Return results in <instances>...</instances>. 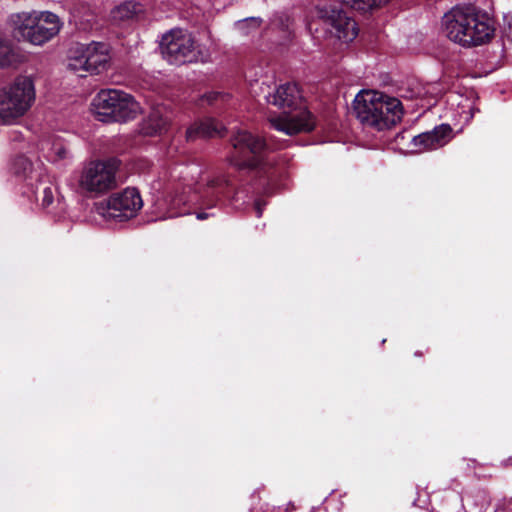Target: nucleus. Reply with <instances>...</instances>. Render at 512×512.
Returning <instances> with one entry per match:
<instances>
[{"instance_id": "obj_30", "label": "nucleus", "mask_w": 512, "mask_h": 512, "mask_svg": "<svg viewBox=\"0 0 512 512\" xmlns=\"http://www.w3.org/2000/svg\"><path fill=\"white\" fill-rule=\"evenodd\" d=\"M386 116H387V115H386L385 109H381V114H380V118H379V119H380V120H382V119H383V120L385 121Z\"/></svg>"}, {"instance_id": "obj_22", "label": "nucleus", "mask_w": 512, "mask_h": 512, "mask_svg": "<svg viewBox=\"0 0 512 512\" xmlns=\"http://www.w3.org/2000/svg\"><path fill=\"white\" fill-rule=\"evenodd\" d=\"M491 503L490 496L486 491H477L473 496V506L471 512H486Z\"/></svg>"}, {"instance_id": "obj_21", "label": "nucleus", "mask_w": 512, "mask_h": 512, "mask_svg": "<svg viewBox=\"0 0 512 512\" xmlns=\"http://www.w3.org/2000/svg\"><path fill=\"white\" fill-rule=\"evenodd\" d=\"M12 169L16 175L27 178L33 173V163L25 155H19L13 160Z\"/></svg>"}, {"instance_id": "obj_16", "label": "nucleus", "mask_w": 512, "mask_h": 512, "mask_svg": "<svg viewBox=\"0 0 512 512\" xmlns=\"http://www.w3.org/2000/svg\"><path fill=\"white\" fill-rule=\"evenodd\" d=\"M170 119V113L164 106H156L144 120L142 131L150 136L161 134L166 130Z\"/></svg>"}, {"instance_id": "obj_28", "label": "nucleus", "mask_w": 512, "mask_h": 512, "mask_svg": "<svg viewBox=\"0 0 512 512\" xmlns=\"http://www.w3.org/2000/svg\"><path fill=\"white\" fill-rule=\"evenodd\" d=\"M211 216H214V213H209V212H198L196 214V217L198 220H205V219H208L209 217Z\"/></svg>"}, {"instance_id": "obj_18", "label": "nucleus", "mask_w": 512, "mask_h": 512, "mask_svg": "<svg viewBox=\"0 0 512 512\" xmlns=\"http://www.w3.org/2000/svg\"><path fill=\"white\" fill-rule=\"evenodd\" d=\"M20 56L14 49L11 41L0 32V67L7 68L16 65Z\"/></svg>"}, {"instance_id": "obj_11", "label": "nucleus", "mask_w": 512, "mask_h": 512, "mask_svg": "<svg viewBox=\"0 0 512 512\" xmlns=\"http://www.w3.org/2000/svg\"><path fill=\"white\" fill-rule=\"evenodd\" d=\"M142 206L143 201L139 191L128 187L98 203L96 211L106 220L125 221L134 217Z\"/></svg>"}, {"instance_id": "obj_1", "label": "nucleus", "mask_w": 512, "mask_h": 512, "mask_svg": "<svg viewBox=\"0 0 512 512\" xmlns=\"http://www.w3.org/2000/svg\"><path fill=\"white\" fill-rule=\"evenodd\" d=\"M201 168L196 164L175 166L169 179L156 181L154 189H167L171 194V204L179 207L181 204H200L201 207L211 209L216 207L222 198L230 197L231 183L226 175L206 178L200 184L198 178Z\"/></svg>"}, {"instance_id": "obj_20", "label": "nucleus", "mask_w": 512, "mask_h": 512, "mask_svg": "<svg viewBox=\"0 0 512 512\" xmlns=\"http://www.w3.org/2000/svg\"><path fill=\"white\" fill-rule=\"evenodd\" d=\"M355 10L368 12L386 5L390 0H342Z\"/></svg>"}, {"instance_id": "obj_14", "label": "nucleus", "mask_w": 512, "mask_h": 512, "mask_svg": "<svg viewBox=\"0 0 512 512\" xmlns=\"http://www.w3.org/2000/svg\"><path fill=\"white\" fill-rule=\"evenodd\" d=\"M452 138V129L449 125L442 124L431 131L421 133L412 138V151L422 153L436 150L445 146Z\"/></svg>"}, {"instance_id": "obj_2", "label": "nucleus", "mask_w": 512, "mask_h": 512, "mask_svg": "<svg viewBox=\"0 0 512 512\" xmlns=\"http://www.w3.org/2000/svg\"><path fill=\"white\" fill-rule=\"evenodd\" d=\"M495 30L493 19L472 5L454 7L442 17L444 34L463 47L489 42L494 37Z\"/></svg>"}, {"instance_id": "obj_7", "label": "nucleus", "mask_w": 512, "mask_h": 512, "mask_svg": "<svg viewBox=\"0 0 512 512\" xmlns=\"http://www.w3.org/2000/svg\"><path fill=\"white\" fill-rule=\"evenodd\" d=\"M92 107L102 121H128L141 111L139 103L130 94L117 89L98 92L93 98Z\"/></svg>"}, {"instance_id": "obj_23", "label": "nucleus", "mask_w": 512, "mask_h": 512, "mask_svg": "<svg viewBox=\"0 0 512 512\" xmlns=\"http://www.w3.org/2000/svg\"><path fill=\"white\" fill-rule=\"evenodd\" d=\"M261 20L256 17L247 18L236 23V28L243 34H249L251 30L259 28Z\"/></svg>"}, {"instance_id": "obj_17", "label": "nucleus", "mask_w": 512, "mask_h": 512, "mask_svg": "<svg viewBox=\"0 0 512 512\" xmlns=\"http://www.w3.org/2000/svg\"><path fill=\"white\" fill-rule=\"evenodd\" d=\"M222 129V125L216 120L207 118L189 127L186 132V137L188 140H192L196 137H212L214 135H221Z\"/></svg>"}, {"instance_id": "obj_12", "label": "nucleus", "mask_w": 512, "mask_h": 512, "mask_svg": "<svg viewBox=\"0 0 512 512\" xmlns=\"http://www.w3.org/2000/svg\"><path fill=\"white\" fill-rule=\"evenodd\" d=\"M234 153L230 158V164L242 168H257L263 158L265 142L262 138L254 136L248 131L238 130L232 137Z\"/></svg>"}, {"instance_id": "obj_24", "label": "nucleus", "mask_w": 512, "mask_h": 512, "mask_svg": "<svg viewBox=\"0 0 512 512\" xmlns=\"http://www.w3.org/2000/svg\"><path fill=\"white\" fill-rule=\"evenodd\" d=\"M503 38L512 45V14L504 16Z\"/></svg>"}, {"instance_id": "obj_5", "label": "nucleus", "mask_w": 512, "mask_h": 512, "mask_svg": "<svg viewBox=\"0 0 512 512\" xmlns=\"http://www.w3.org/2000/svg\"><path fill=\"white\" fill-rule=\"evenodd\" d=\"M9 24L18 40L41 46L55 37L62 27L59 17L48 11H30L12 14Z\"/></svg>"}, {"instance_id": "obj_31", "label": "nucleus", "mask_w": 512, "mask_h": 512, "mask_svg": "<svg viewBox=\"0 0 512 512\" xmlns=\"http://www.w3.org/2000/svg\"><path fill=\"white\" fill-rule=\"evenodd\" d=\"M453 500H454L457 504H461V499L459 498V496H457V495H453Z\"/></svg>"}, {"instance_id": "obj_8", "label": "nucleus", "mask_w": 512, "mask_h": 512, "mask_svg": "<svg viewBox=\"0 0 512 512\" xmlns=\"http://www.w3.org/2000/svg\"><path fill=\"white\" fill-rule=\"evenodd\" d=\"M118 168L119 161L115 158L90 161L81 171L79 187L93 195L104 194L116 187Z\"/></svg>"}, {"instance_id": "obj_15", "label": "nucleus", "mask_w": 512, "mask_h": 512, "mask_svg": "<svg viewBox=\"0 0 512 512\" xmlns=\"http://www.w3.org/2000/svg\"><path fill=\"white\" fill-rule=\"evenodd\" d=\"M39 151L47 161L54 164H65L71 158L66 143L55 136L41 140Z\"/></svg>"}, {"instance_id": "obj_3", "label": "nucleus", "mask_w": 512, "mask_h": 512, "mask_svg": "<svg viewBox=\"0 0 512 512\" xmlns=\"http://www.w3.org/2000/svg\"><path fill=\"white\" fill-rule=\"evenodd\" d=\"M266 101L283 109L278 116H271L269 122L277 131L287 135L310 132L314 128V120L309 111L301 107L302 96L295 83H285L268 93Z\"/></svg>"}, {"instance_id": "obj_29", "label": "nucleus", "mask_w": 512, "mask_h": 512, "mask_svg": "<svg viewBox=\"0 0 512 512\" xmlns=\"http://www.w3.org/2000/svg\"><path fill=\"white\" fill-rule=\"evenodd\" d=\"M73 16H74V18H75V20H76V21H78V20H79V21H82V16H81L80 11H78V10H76V9H75V10H74V12H73Z\"/></svg>"}, {"instance_id": "obj_9", "label": "nucleus", "mask_w": 512, "mask_h": 512, "mask_svg": "<svg viewBox=\"0 0 512 512\" xmlns=\"http://www.w3.org/2000/svg\"><path fill=\"white\" fill-rule=\"evenodd\" d=\"M109 49L105 43L77 44L71 48L68 69L83 76V73L99 74L109 65Z\"/></svg>"}, {"instance_id": "obj_25", "label": "nucleus", "mask_w": 512, "mask_h": 512, "mask_svg": "<svg viewBox=\"0 0 512 512\" xmlns=\"http://www.w3.org/2000/svg\"><path fill=\"white\" fill-rule=\"evenodd\" d=\"M54 199V192L51 187H44L42 190L41 205L44 208L50 206Z\"/></svg>"}, {"instance_id": "obj_19", "label": "nucleus", "mask_w": 512, "mask_h": 512, "mask_svg": "<svg viewBox=\"0 0 512 512\" xmlns=\"http://www.w3.org/2000/svg\"><path fill=\"white\" fill-rule=\"evenodd\" d=\"M143 10L142 5L135 1H127L112 10L111 16L114 21L130 19Z\"/></svg>"}, {"instance_id": "obj_26", "label": "nucleus", "mask_w": 512, "mask_h": 512, "mask_svg": "<svg viewBox=\"0 0 512 512\" xmlns=\"http://www.w3.org/2000/svg\"><path fill=\"white\" fill-rule=\"evenodd\" d=\"M228 97L227 94H223L221 92H209L207 94L204 95V99L209 103V104H214L218 101H225V99Z\"/></svg>"}, {"instance_id": "obj_10", "label": "nucleus", "mask_w": 512, "mask_h": 512, "mask_svg": "<svg viewBox=\"0 0 512 512\" xmlns=\"http://www.w3.org/2000/svg\"><path fill=\"white\" fill-rule=\"evenodd\" d=\"M159 47L163 58L175 65L196 61L199 53L193 35L181 28L164 33Z\"/></svg>"}, {"instance_id": "obj_27", "label": "nucleus", "mask_w": 512, "mask_h": 512, "mask_svg": "<svg viewBox=\"0 0 512 512\" xmlns=\"http://www.w3.org/2000/svg\"><path fill=\"white\" fill-rule=\"evenodd\" d=\"M263 205H265V203H262L261 200H257L255 202V210H256L257 217H261V215H262V206Z\"/></svg>"}, {"instance_id": "obj_4", "label": "nucleus", "mask_w": 512, "mask_h": 512, "mask_svg": "<svg viewBox=\"0 0 512 512\" xmlns=\"http://www.w3.org/2000/svg\"><path fill=\"white\" fill-rule=\"evenodd\" d=\"M354 110L361 123L378 131L391 128L403 116L399 99L373 90H364L356 95Z\"/></svg>"}, {"instance_id": "obj_6", "label": "nucleus", "mask_w": 512, "mask_h": 512, "mask_svg": "<svg viewBox=\"0 0 512 512\" xmlns=\"http://www.w3.org/2000/svg\"><path fill=\"white\" fill-rule=\"evenodd\" d=\"M35 101V87L28 76H18L0 89V123L13 124L23 117Z\"/></svg>"}, {"instance_id": "obj_13", "label": "nucleus", "mask_w": 512, "mask_h": 512, "mask_svg": "<svg viewBox=\"0 0 512 512\" xmlns=\"http://www.w3.org/2000/svg\"><path fill=\"white\" fill-rule=\"evenodd\" d=\"M317 14L332 37L348 43L353 41L358 35L355 20L340 9L337 3L320 4L317 8Z\"/></svg>"}]
</instances>
